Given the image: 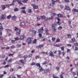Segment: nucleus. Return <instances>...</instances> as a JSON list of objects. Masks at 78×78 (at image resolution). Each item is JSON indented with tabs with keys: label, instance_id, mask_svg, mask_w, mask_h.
Returning <instances> with one entry per match:
<instances>
[{
	"label": "nucleus",
	"instance_id": "nucleus-1",
	"mask_svg": "<svg viewBox=\"0 0 78 78\" xmlns=\"http://www.w3.org/2000/svg\"><path fill=\"white\" fill-rule=\"evenodd\" d=\"M43 31H44V28L43 27H42L40 29L38 30V36L39 37H42V34L43 33Z\"/></svg>",
	"mask_w": 78,
	"mask_h": 78
},
{
	"label": "nucleus",
	"instance_id": "nucleus-2",
	"mask_svg": "<svg viewBox=\"0 0 78 78\" xmlns=\"http://www.w3.org/2000/svg\"><path fill=\"white\" fill-rule=\"evenodd\" d=\"M33 41V38L31 37L27 38V42H28V44H30L31 43V41Z\"/></svg>",
	"mask_w": 78,
	"mask_h": 78
},
{
	"label": "nucleus",
	"instance_id": "nucleus-3",
	"mask_svg": "<svg viewBox=\"0 0 78 78\" xmlns=\"http://www.w3.org/2000/svg\"><path fill=\"white\" fill-rule=\"evenodd\" d=\"M36 66L37 67H39L38 69H39L41 72H42V71H44V69L41 67V65H40V64L37 63L36 64Z\"/></svg>",
	"mask_w": 78,
	"mask_h": 78
},
{
	"label": "nucleus",
	"instance_id": "nucleus-4",
	"mask_svg": "<svg viewBox=\"0 0 78 78\" xmlns=\"http://www.w3.org/2000/svg\"><path fill=\"white\" fill-rule=\"evenodd\" d=\"M15 31H16V30H17L16 34L17 36H19L20 34V31H21V30H20L18 29V28L16 27H15Z\"/></svg>",
	"mask_w": 78,
	"mask_h": 78
},
{
	"label": "nucleus",
	"instance_id": "nucleus-5",
	"mask_svg": "<svg viewBox=\"0 0 78 78\" xmlns=\"http://www.w3.org/2000/svg\"><path fill=\"white\" fill-rule=\"evenodd\" d=\"M55 13H51L50 15L51 17L49 18V19H53V18H54V17H55Z\"/></svg>",
	"mask_w": 78,
	"mask_h": 78
},
{
	"label": "nucleus",
	"instance_id": "nucleus-6",
	"mask_svg": "<svg viewBox=\"0 0 78 78\" xmlns=\"http://www.w3.org/2000/svg\"><path fill=\"white\" fill-rule=\"evenodd\" d=\"M41 19H45V21L47 22V21L48 20V19L46 18L45 16L44 15L41 16Z\"/></svg>",
	"mask_w": 78,
	"mask_h": 78
},
{
	"label": "nucleus",
	"instance_id": "nucleus-7",
	"mask_svg": "<svg viewBox=\"0 0 78 78\" xmlns=\"http://www.w3.org/2000/svg\"><path fill=\"white\" fill-rule=\"evenodd\" d=\"M25 25V23L24 22H22L20 24V27H24Z\"/></svg>",
	"mask_w": 78,
	"mask_h": 78
},
{
	"label": "nucleus",
	"instance_id": "nucleus-8",
	"mask_svg": "<svg viewBox=\"0 0 78 78\" xmlns=\"http://www.w3.org/2000/svg\"><path fill=\"white\" fill-rule=\"evenodd\" d=\"M44 47V45L43 44H41L39 45H38L36 46L37 48H41Z\"/></svg>",
	"mask_w": 78,
	"mask_h": 78
},
{
	"label": "nucleus",
	"instance_id": "nucleus-9",
	"mask_svg": "<svg viewBox=\"0 0 78 78\" xmlns=\"http://www.w3.org/2000/svg\"><path fill=\"white\" fill-rule=\"evenodd\" d=\"M1 20H3L4 19H5V18H6V16L5 15H2L1 16Z\"/></svg>",
	"mask_w": 78,
	"mask_h": 78
},
{
	"label": "nucleus",
	"instance_id": "nucleus-10",
	"mask_svg": "<svg viewBox=\"0 0 78 78\" xmlns=\"http://www.w3.org/2000/svg\"><path fill=\"white\" fill-rule=\"evenodd\" d=\"M72 12H73V13H74L75 12H78V10L77 9H73Z\"/></svg>",
	"mask_w": 78,
	"mask_h": 78
},
{
	"label": "nucleus",
	"instance_id": "nucleus-11",
	"mask_svg": "<svg viewBox=\"0 0 78 78\" xmlns=\"http://www.w3.org/2000/svg\"><path fill=\"white\" fill-rule=\"evenodd\" d=\"M33 6V8L34 9H37V8H38V6H36L35 4H33L32 5Z\"/></svg>",
	"mask_w": 78,
	"mask_h": 78
},
{
	"label": "nucleus",
	"instance_id": "nucleus-12",
	"mask_svg": "<svg viewBox=\"0 0 78 78\" xmlns=\"http://www.w3.org/2000/svg\"><path fill=\"white\" fill-rule=\"evenodd\" d=\"M58 21L57 22V24L58 25H61V20H60V19L58 18Z\"/></svg>",
	"mask_w": 78,
	"mask_h": 78
},
{
	"label": "nucleus",
	"instance_id": "nucleus-13",
	"mask_svg": "<svg viewBox=\"0 0 78 78\" xmlns=\"http://www.w3.org/2000/svg\"><path fill=\"white\" fill-rule=\"evenodd\" d=\"M24 37H25V36H24L23 35H22L20 38V40H23V39L24 38Z\"/></svg>",
	"mask_w": 78,
	"mask_h": 78
},
{
	"label": "nucleus",
	"instance_id": "nucleus-14",
	"mask_svg": "<svg viewBox=\"0 0 78 78\" xmlns=\"http://www.w3.org/2000/svg\"><path fill=\"white\" fill-rule=\"evenodd\" d=\"M48 72H49L48 69H45L44 70V73H48Z\"/></svg>",
	"mask_w": 78,
	"mask_h": 78
},
{
	"label": "nucleus",
	"instance_id": "nucleus-15",
	"mask_svg": "<svg viewBox=\"0 0 78 78\" xmlns=\"http://www.w3.org/2000/svg\"><path fill=\"white\" fill-rule=\"evenodd\" d=\"M49 55L51 56V57H53V56H54V55L53 54V52H52V51H50Z\"/></svg>",
	"mask_w": 78,
	"mask_h": 78
},
{
	"label": "nucleus",
	"instance_id": "nucleus-16",
	"mask_svg": "<svg viewBox=\"0 0 78 78\" xmlns=\"http://www.w3.org/2000/svg\"><path fill=\"white\" fill-rule=\"evenodd\" d=\"M19 62H21L23 64H25V62H24V61L22 59H21L19 60Z\"/></svg>",
	"mask_w": 78,
	"mask_h": 78
},
{
	"label": "nucleus",
	"instance_id": "nucleus-17",
	"mask_svg": "<svg viewBox=\"0 0 78 78\" xmlns=\"http://www.w3.org/2000/svg\"><path fill=\"white\" fill-rule=\"evenodd\" d=\"M12 20H15L16 19V17L15 16H14L12 17Z\"/></svg>",
	"mask_w": 78,
	"mask_h": 78
},
{
	"label": "nucleus",
	"instance_id": "nucleus-18",
	"mask_svg": "<svg viewBox=\"0 0 78 78\" xmlns=\"http://www.w3.org/2000/svg\"><path fill=\"white\" fill-rule=\"evenodd\" d=\"M65 9L69 10H70V8H69L68 6L66 5L65 6Z\"/></svg>",
	"mask_w": 78,
	"mask_h": 78
},
{
	"label": "nucleus",
	"instance_id": "nucleus-19",
	"mask_svg": "<svg viewBox=\"0 0 78 78\" xmlns=\"http://www.w3.org/2000/svg\"><path fill=\"white\" fill-rule=\"evenodd\" d=\"M17 2L20 5H23V3L21 2V1L20 0L18 1Z\"/></svg>",
	"mask_w": 78,
	"mask_h": 78
},
{
	"label": "nucleus",
	"instance_id": "nucleus-20",
	"mask_svg": "<svg viewBox=\"0 0 78 78\" xmlns=\"http://www.w3.org/2000/svg\"><path fill=\"white\" fill-rule=\"evenodd\" d=\"M69 39H71L72 38V35L70 34H68L67 35Z\"/></svg>",
	"mask_w": 78,
	"mask_h": 78
},
{
	"label": "nucleus",
	"instance_id": "nucleus-21",
	"mask_svg": "<svg viewBox=\"0 0 78 78\" xmlns=\"http://www.w3.org/2000/svg\"><path fill=\"white\" fill-rule=\"evenodd\" d=\"M14 11H15V12H16L17 11H19V9L17 8H16L15 9H13Z\"/></svg>",
	"mask_w": 78,
	"mask_h": 78
},
{
	"label": "nucleus",
	"instance_id": "nucleus-22",
	"mask_svg": "<svg viewBox=\"0 0 78 78\" xmlns=\"http://www.w3.org/2000/svg\"><path fill=\"white\" fill-rule=\"evenodd\" d=\"M28 57L27 55H26L24 56V61H25L26 60V59H27V58Z\"/></svg>",
	"mask_w": 78,
	"mask_h": 78
},
{
	"label": "nucleus",
	"instance_id": "nucleus-23",
	"mask_svg": "<svg viewBox=\"0 0 78 78\" xmlns=\"http://www.w3.org/2000/svg\"><path fill=\"white\" fill-rule=\"evenodd\" d=\"M36 42H37V39H35L33 41V44H36Z\"/></svg>",
	"mask_w": 78,
	"mask_h": 78
},
{
	"label": "nucleus",
	"instance_id": "nucleus-24",
	"mask_svg": "<svg viewBox=\"0 0 78 78\" xmlns=\"http://www.w3.org/2000/svg\"><path fill=\"white\" fill-rule=\"evenodd\" d=\"M71 40L72 41V42H75V41H76L75 38H73Z\"/></svg>",
	"mask_w": 78,
	"mask_h": 78
},
{
	"label": "nucleus",
	"instance_id": "nucleus-25",
	"mask_svg": "<svg viewBox=\"0 0 78 78\" xmlns=\"http://www.w3.org/2000/svg\"><path fill=\"white\" fill-rule=\"evenodd\" d=\"M37 18L38 20H40L41 17H40L38 15L37 16Z\"/></svg>",
	"mask_w": 78,
	"mask_h": 78
},
{
	"label": "nucleus",
	"instance_id": "nucleus-26",
	"mask_svg": "<svg viewBox=\"0 0 78 78\" xmlns=\"http://www.w3.org/2000/svg\"><path fill=\"white\" fill-rule=\"evenodd\" d=\"M57 16L58 17H62V15L61 14H57Z\"/></svg>",
	"mask_w": 78,
	"mask_h": 78
},
{
	"label": "nucleus",
	"instance_id": "nucleus-27",
	"mask_svg": "<svg viewBox=\"0 0 78 78\" xmlns=\"http://www.w3.org/2000/svg\"><path fill=\"white\" fill-rule=\"evenodd\" d=\"M7 19H9L11 18V15H9V16H7Z\"/></svg>",
	"mask_w": 78,
	"mask_h": 78
},
{
	"label": "nucleus",
	"instance_id": "nucleus-28",
	"mask_svg": "<svg viewBox=\"0 0 78 78\" xmlns=\"http://www.w3.org/2000/svg\"><path fill=\"white\" fill-rule=\"evenodd\" d=\"M55 2H56V1H54V0H53L52 1V5H54V4H55Z\"/></svg>",
	"mask_w": 78,
	"mask_h": 78
},
{
	"label": "nucleus",
	"instance_id": "nucleus-29",
	"mask_svg": "<svg viewBox=\"0 0 78 78\" xmlns=\"http://www.w3.org/2000/svg\"><path fill=\"white\" fill-rule=\"evenodd\" d=\"M27 1H28V0H24L23 1H21V2L25 3H27Z\"/></svg>",
	"mask_w": 78,
	"mask_h": 78
},
{
	"label": "nucleus",
	"instance_id": "nucleus-30",
	"mask_svg": "<svg viewBox=\"0 0 78 78\" xmlns=\"http://www.w3.org/2000/svg\"><path fill=\"white\" fill-rule=\"evenodd\" d=\"M53 5H51V4H49L48 5V6L49 8H52L53 7Z\"/></svg>",
	"mask_w": 78,
	"mask_h": 78
},
{
	"label": "nucleus",
	"instance_id": "nucleus-31",
	"mask_svg": "<svg viewBox=\"0 0 78 78\" xmlns=\"http://www.w3.org/2000/svg\"><path fill=\"white\" fill-rule=\"evenodd\" d=\"M2 7L3 9H5L6 8V7H5V5H2Z\"/></svg>",
	"mask_w": 78,
	"mask_h": 78
},
{
	"label": "nucleus",
	"instance_id": "nucleus-32",
	"mask_svg": "<svg viewBox=\"0 0 78 78\" xmlns=\"http://www.w3.org/2000/svg\"><path fill=\"white\" fill-rule=\"evenodd\" d=\"M32 33L34 34H36V33H37V32H36V31L34 30L32 31Z\"/></svg>",
	"mask_w": 78,
	"mask_h": 78
},
{
	"label": "nucleus",
	"instance_id": "nucleus-33",
	"mask_svg": "<svg viewBox=\"0 0 78 78\" xmlns=\"http://www.w3.org/2000/svg\"><path fill=\"white\" fill-rule=\"evenodd\" d=\"M14 39L15 40V41H18V40H19V38L18 37H15L14 38Z\"/></svg>",
	"mask_w": 78,
	"mask_h": 78
},
{
	"label": "nucleus",
	"instance_id": "nucleus-34",
	"mask_svg": "<svg viewBox=\"0 0 78 78\" xmlns=\"http://www.w3.org/2000/svg\"><path fill=\"white\" fill-rule=\"evenodd\" d=\"M14 5V3H12L10 5H7L5 6H6L9 7V6H12V5Z\"/></svg>",
	"mask_w": 78,
	"mask_h": 78
},
{
	"label": "nucleus",
	"instance_id": "nucleus-35",
	"mask_svg": "<svg viewBox=\"0 0 78 78\" xmlns=\"http://www.w3.org/2000/svg\"><path fill=\"white\" fill-rule=\"evenodd\" d=\"M58 30H60L62 29V27L61 26H60L59 27H58Z\"/></svg>",
	"mask_w": 78,
	"mask_h": 78
},
{
	"label": "nucleus",
	"instance_id": "nucleus-36",
	"mask_svg": "<svg viewBox=\"0 0 78 78\" xmlns=\"http://www.w3.org/2000/svg\"><path fill=\"white\" fill-rule=\"evenodd\" d=\"M8 55L9 56H12L13 55V54H8Z\"/></svg>",
	"mask_w": 78,
	"mask_h": 78
},
{
	"label": "nucleus",
	"instance_id": "nucleus-37",
	"mask_svg": "<svg viewBox=\"0 0 78 78\" xmlns=\"http://www.w3.org/2000/svg\"><path fill=\"white\" fill-rule=\"evenodd\" d=\"M74 45H75L76 46H78V43H76L74 44Z\"/></svg>",
	"mask_w": 78,
	"mask_h": 78
},
{
	"label": "nucleus",
	"instance_id": "nucleus-38",
	"mask_svg": "<svg viewBox=\"0 0 78 78\" xmlns=\"http://www.w3.org/2000/svg\"><path fill=\"white\" fill-rule=\"evenodd\" d=\"M60 42V40L58 38L57 39V40L56 41V42Z\"/></svg>",
	"mask_w": 78,
	"mask_h": 78
},
{
	"label": "nucleus",
	"instance_id": "nucleus-39",
	"mask_svg": "<svg viewBox=\"0 0 78 78\" xmlns=\"http://www.w3.org/2000/svg\"><path fill=\"white\" fill-rule=\"evenodd\" d=\"M7 32H11V30L10 29H6Z\"/></svg>",
	"mask_w": 78,
	"mask_h": 78
},
{
	"label": "nucleus",
	"instance_id": "nucleus-40",
	"mask_svg": "<svg viewBox=\"0 0 78 78\" xmlns=\"http://www.w3.org/2000/svg\"><path fill=\"white\" fill-rule=\"evenodd\" d=\"M61 49L62 51H64V46L62 47L61 48Z\"/></svg>",
	"mask_w": 78,
	"mask_h": 78
},
{
	"label": "nucleus",
	"instance_id": "nucleus-41",
	"mask_svg": "<svg viewBox=\"0 0 78 78\" xmlns=\"http://www.w3.org/2000/svg\"><path fill=\"white\" fill-rule=\"evenodd\" d=\"M31 9H28V12H29V13H31Z\"/></svg>",
	"mask_w": 78,
	"mask_h": 78
},
{
	"label": "nucleus",
	"instance_id": "nucleus-42",
	"mask_svg": "<svg viewBox=\"0 0 78 78\" xmlns=\"http://www.w3.org/2000/svg\"><path fill=\"white\" fill-rule=\"evenodd\" d=\"M35 64H36V63L34 62H33L31 64V66H34V65H35Z\"/></svg>",
	"mask_w": 78,
	"mask_h": 78
},
{
	"label": "nucleus",
	"instance_id": "nucleus-43",
	"mask_svg": "<svg viewBox=\"0 0 78 78\" xmlns=\"http://www.w3.org/2000/svg\"><path fill=\"white\" fill-rule=\"evenodd\" d=\"M75 50L76 51H77V50H78V47H76V46L75 47Z\"/></svg>",
	"mask_w": 78,
	"mask_h": 78
},
{
	"label": "nucleus",
	"instance_id": "nucleus-44",
	"mask_svg": "<svg viewBox=\"0 0 78 78\" xmlns=\"http://www.w3.org/2000/svg\"><path fill=\"white\" fill-rule=\"evenodd\" d=\"M62 53V52H61V51H58V54H59V55H61Z\"/></svg>",
	"mask_w": 78,
	"mask_h": 78
},
{
	"label": "nucleus",
	"instance_id": "nucleus-45",
	"mask_svg": "<svg viewBox=\"0 0 78 78\" xmlns=\"http://www.w3.org/2000/svg\"><path fill=\"white\" fill-rule=\"evenodd\" d=\"M12 61V59H10L8 61V62H11V61Z\"/></svg>",
	"mask_w": 78,
	"mask_h": 78
},
{
	"label": "nucleus",
	"instance_id": "nucleus-46",
	"mask_svg": "<svg viewBox=\"0 0 78 78\" xmlns=\"http://www.w3.org/2000/svg\"><path fill=\"white\" fill-rule=\"evenodd\" d=\"M22 12L23 13H24V14H25L26 13L25 10H22Z\"/></svg>",
	"mask_w": 78,
	"mask_h": 78
},
{
	"label": "nucleus",
	"instance_id": "nucleus-47",
	"mask_svg": "<svg viewBox=\"0 0 78 78\" xmlns=\"http://www.w3.org/2000/svg\"><path fill=\"white\" fill-rule=\"evenodd\" d=\"M45 34L46 35H50V34L48 32H45Z\"/></svg>",
	"mask_w": 78,
	"mask_h": 78
},
{
	"label": "nucleus",
	"instance_id": "nucleus-48",
	"mask_svg": "<svg viewBox=\"0 0 78 78\" xmlns=\"http://www.w3.org/2000/svg\"><path fill=\"white\" fill-rule=\"evenodd\" d=\"M9 65H6L5 66H4V68H6V67H9Z\"/></svg>",
	"mask_w": 78,
	"mask_h": 78
},
{
	"label": "nucleus",
	"instance_id": "nucleus-49",
	"mask_svg": "<svg viewBox=\"0 0 78 78\" xmlns=\"http://www.w3.org/2000/svg\"><path fill=\"white\" fill-rule=\"evenodd\" d=\"M39 58V55H37L35 56L36 59H38Z\"/></svg>",
	"mask_w": 78,
	"mask_h": 78
},
{
	"label": "nucleus",
	"instance_id": "nucleus-50",
	"mask_svg": "<svg viewBox=\"0 0 78 78\" xmlns=\"http://www.w3.org/2000/svg\"><path fill=\"white\" fill-rule=\"evenodd\" d=\"M67 45L68 47H70L72 46V45L70 44H67Z\"/></svg>",
	"mask_w": 78,
	"mask_h": 78
},
{
	"label": "nucleus",
	"instance_id": "nucleus-51",
	"mask_svg": "<svg viewBox=\"0 0 78 78\" xmlns=\"http://www.w3.org/2000/svg\"><path fill=\"white\" fill-rule=\"evenodd\" d=\"M45 31L46 32H48V29H47V28H46L45 29Z\"/></svg>",
	"mask_w": 78,
	"mask_h": 78
},
{
	"label": "nucleus",
	"instance_id": "nucleus-52",
	"mask_svg": "<svg viewBox=\"0 0 78 78\" xmlns=\"http://www.w3.org/2000/svg\"><path fill=\"white\" fill-rule=\"evenodd\" d=\"M55 37H52V41H55Z\"/></svg>",
	"mask_w": 78,
	"mask_h": 78
},
{
	"label": "nucleus",
	"instance_id": "nucleus-53",
	"mask_svg": "<svg viewBox=\"0 0 78 78\" xmlns=\"http://www.w3.org/2000/svg\"><path fill=\"white\" fill-rule=\"evenodd\" d=\"M4 76V74L0 75V78H2V77Z\"/></svg>",
	"mask_w": 78,
	"mask_h": 78
},
{
	"label": "nucleus",
	"instance_id": "nucleus-54",
	"mask_svg": "<svg viewBox=\"0 0 78 78\" xmlns=\"http://www.w3.org/2000/svg\"><path fill=\"white\" fill-rule=\"evenodd\" d=\"M54 46H55V47H58V46H59V45L58 44H54Z\"/></svg>",
	"mask_w": 78,
	"mask_h": 78
},
{
	"label": "nucleus",
	"instance_id": "nucleus-55",
	"mask_svg": "<svg viewBox=\"0 0 78 78\" xmlns=\"http://www.w3.org/2000/svg\"><path fill=\"white\" fill-rule=\"evenodd\" d=\"M53 78H58V76L55 77V76L54 75H53Z\"/></svg>",
	"mask_w": 78,
	"mask_h": 78
},
{
	"label": "nucleus",
	"instance_id": "nucleus-56",
	"mask_svg": "<svg viewBox=\"0 0 78 78\" xmlns=\"http://www.w3.org/2000/svg\"><path fill=\"white\" fill-rule=\"evenodd\" d=\"M47 64V62H44L43 63V65H45V64Z\"/></svg>",
	"mask_w": 78,
	"mask_h": 78
},
{
	"label": "nucleus",
	"instance_id": "nucleus-57",
	"mask_svg": "<svg viewBox=\"0 0 78 78\" xmlns=\"http://www.w3.org/2000/svg\"><path fill=\"white\" fill-rule=\"evenodd\" d=\"M25 8H26V7H21V9H25Z\"/></svg>",
	"mask_w": 78,
	"mask_h": 78
},
{
	"label": "nucleus",
	"instance_id": "nucleus-58",
	"mask_svg": "<svg viewBox=\"0 0 78 78\" xmlns=\"http://www.w3.org/2000/svg\"><path fill=\"white\" fill-rule=\"evenodd\" d=\"M2 30H3V27H2L0 28V31H2Z\"/></svg>",
	"mask_w": 78,
	"mask_h": 78
},
{
	"label": "nucleus",
	"instance_id": "nucleus-59",
	"mask_svg": "<svg viewBox=\"0 0 78 78\" xmlns=\"http://www.w3.org/2000/svg\"><path fill=\"white\" fill-rule=\"evenodd\" d=\"M60 77L61 78H63V76L62 75V74H61L60 75Z\"/></svg>",
	"mask_w": 78,
	"mask_h": 78
},
{
	"label": "nucleus",
	"instance_id": "nucleus-60",
	"mask_svg": "<svg viewBox=\"0 0 78 78\" xmlns=\"http://www.w3.org/2000/svg\"><path fill=\"white\" fill-rule=\"evenodd\" d=\"M73 74L74 76H75L76 75V73L75 72H73Z\"/></svg>",
	"mask_w": 78,
	"mask_h": 78
},
{
	"label": "nucleus",
	"instance_id": "nucleus-61",
	"mask_svg": "<svg viewBox=\"0 0 78 78\" xmlns=\"http://www.w3.org/2000/svg\"><path fill=\"white\" fill-rule=\"evenodd\" d=\"M10 72H13L14 71V69H11L10 70Z\"/></svg>",
	"mask_w": 78,
	"mask_h": 78
},
{
	"label": "nucleus",
	"instance_id": "nucleus-62",
	"mask_svg": "<svg viewBox=\"0 0 78 78\" xmlns=\"http://www.w3.org/2000/svg\"><path fill=\"white\" fill-rule=\"evenodd\" d=\"M6 62H5V61H4V62L3 63V65H6Z\"/></svg>",
	"mask_w": 78,
	"mask_h": 78
},
{
	"label": "nucleus",
	"instance_id": "nucleus-63",
	"mask_svg": "<svg viewBox=\"0 0 78 78\" xmlns=\"http://www.w3.org/2000/svg\"><path fill=\"white\" fill-rule=\"evenodd\" d=\"M32 56H33V55L32 54H30L29 55V57H32Z\"/></svg>",
	"mask_w": 78,
	"mask_h": 78
},
{
	"label": "nucleus",
	"instance_id": "nucleus-64",
	"mask_svg": "<svg viewBox=\"0 0 78 78\" xmlns=\"http://www.w3.org/2000/svg\"><path fill=\"white\" fill-rule=\"evenodd\" d=\"M62 53L63 54V55H66V52H65L64 51L62 52Z\"/></svg>",
	"mask_w": 78,
	"mask_h": 78
}]
</instances>
